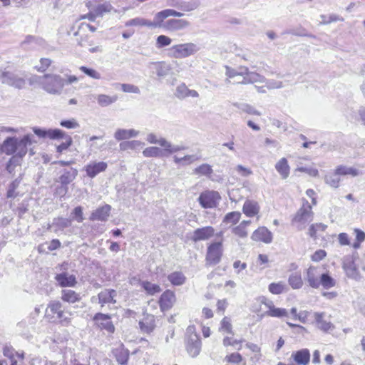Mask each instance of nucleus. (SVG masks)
I'll list each match as a JSON object with an SVG mask.
<instances>
[{
	"mask_svg": "<svg viewBox=\"0 0 365 365\" xmlns=\"http://www.w3.org/2000/svg\"><path fill=\"white\" fill-rule=\"evenodd\" d=\"M33 131L39 138H48L51 140H64V142L56 147V151L59 153L67 150L71 145L73 142L71 137L60 129L56 128L46 130L34 127L33 128Z\"/></svg>",
	"mask_w": 365,
	"mask_h": 365,
	"instance_id": "f257e3e1",
	"label": "nucleus"
},
{
	"mask_svg": "<svg viewBox=\"0 0 365 365\" xmlns=\"http://www.w3.org/2000/svg\"><path fill=\"white\" fill-rule=\"evenodd\" d=\"M184 343L186 352L190 357L196 358L200 354L202 342L199 334L196 332V328L194 325L187 327Z\"/></svg>",
	"mask_w": 365,
	"mask_h": 365,
	"instance_id": "f03ea898",
	"label": "nucleus"
},
{
	"mask_svg": "<svg viewBox=\"0 0 365 365\" xmlns=\"http://www.w3.org/2000/svg\"><path fill=\"white\" fill-rule=\"evenodd\" d=\"M312 207L307 200H303L302 206L298 210L292 220V225L301 231L313 220Z\"/></svg>",
	"mask_w": 365,
	"mask_h": 365,
	"instance_id": "7ed1b4c3",
	"label": "nucleus"
},
{
	"mask_svg": "<svg viewBox=\"0 0 365 365\" xmlns=\"http://www.w3.org/2000/svg\"><path fill=\"white\" fill-rule=\"evenodd\" d=\"M45 316L51 322L58 321L63 325H68L71 323V318L66 316L63 304L58 300H53L48 303Z\"/></svg>",
	"mask_w": 365,
	"mask_h": 365,
	"instance_id": "20e7f679",
	"label": "nucleus"
},
{
	"mask_svg": "<svg viewBox=\"0 0 365 365\" xmlns=\"http://www.w3.org/2000/svg\"><path fill=\"white\" fill-rule=\"evenodd\" d=\"M65 86V80L59 75L50 73L44 75L42 89L52 95H60Z\"/></svg>",
	"mask_w": 365,
	"mask_h": 365,
	"instance_id": "39448f33",
	"label": "nucleus"
},
{
	"mask_svg": "<svg viewBox=\"0 0 365 365\" xmlns=\"http://www.w3.org/2000/svg\"><path fill=\"white\" fill-rule=\"evenodd\" d=\"M200 47L194 43L189 42L173 46L170 48L171 56L175 58H185L195 55Z\"/></svg>",
	"mask_w": 365,
	"mask_h": 365,
	"instance_id": "423d86ee",
	"label": "nucleus"
},
{
	"mask_svg": "<svg viewBox=\"0 0 365 365\" xmlns=\"http://www.w3.org/2000/svg\"><path fill=\"white\" fill-rule=\"evenodd\" d=\"M0 81L2 83L7 84L17 89H21L26 84L25 76L9 71H4L0 76Z\"/></svg>",
	"mask_w": 365,
	"mask_h": 365,
	"instance_id": "0eeeda50",
	"label": "nucleus"
},
{
	"mask_svg": "<svg viewBox=\"0 0 365 365\" xmlns=\"http://www.w3.org/2000/svg\"><path fill=\"white\" fill-rule=\"evenodd\" d=\"M220 198L218 192L207 190L200 195L198 201L200 205L204 208H214L217 206Z\"/></svg>",
	"mask_w": 365,
	"mask_h": 365,
	"instance_id": "6e6552de",
	"label": "nucleus"
},
{
	"mask_svg": "<svg viewBox=\"0 0 365 365\" xmlns=\"http://www.w3.org/2000/svg\"><path fill=\"white\" fill-rule=\"evenodd\" d=\"M222 251V242L211 243L207 247L206 254L207 263L213 265L218 264L221 259Z\"/></svg>",
	"mask_w": 365,
	"mask_h": 365,
	"instance_id": "1a4fd4ad",
	"label": "nucleus"
},
{
	"mask_svg": "<svg viewBox=\"0 0 365 365\" xmlns=\"http://www.w3.org/2000/svg\"><path fill=\"white\" fill-rule=\"evenodd\" d=\"M323 272V269L319 266H310L306 272L304 279L309 286L314 289H318L320 287V278Z\"/></svg>",
	"mask_w": 365,
	"mask_h": 365,
	"instance_id": "9d476101",
	"label": "nucleus"
},
{
	"mask_svg": "<svg viewBox=\"0 0 365 365\" xmlns=\"http://www.w3.org/2000/svg\"><path fill=\"white\" fill-rule=\"evenodd\" d=\"M261 303L267 308V310L263 314V316L277 318L288 317L287 310L284 308L276 307L272 301L269 300L265 297H262Z\"/></svg>",
	"mask_w": 365,
	"mask_h": 365,
	"instance_id": "9b49d317",
	"label": "nucleus"
},
{
	"mask_svg": "<svg viewBox=\"0 0 365 365\" xmlns=\"http://www.w3.org/2000/svg\"><path fill=\"white\" fill-rule=\"evenodd\" d=\"M215 230L211 226H206L201 228H197L192 234L190 240L197 242L198 241L207 240L214 235Z\"/></svg>",
	"mask_w": 365,
	"mask_h": 365,
	"instance_id": "f8f14e48",
	"label": "nucleus"
},
{
	"mask_svg": "<svg viewBox=\"0 0 365 365\" xmlns=\"http://www.w3.org/2000/svg\"><path fill=\"white\" fill-rule=\"evenodd\" d=\"M93 320L96 322L98 327L107 330L110 333H113L115 327L110 321V317L108 314L97 313L93 317Z\"/></svg>",
	"mask_w": 365,
	"mask_h": 365,
	"instance_id": "ddd939ff",
	"label": "nucleus"
},
{
	"mask_svg": "<svg viewBox=\"0 0 365 365\" xmlns=\"http://www.w3.org/2000/svg\"><path fill=\"white\" fill-rule=\"evenodd\" d=\"M78 175V170L73 168H64L60 171V175L57 182L61 185H66L72 182Z\"/></svg>",
	"mask_w": 365,
	"mask_h": 365,
	"instance_id": "4468645a",
	"label": "nucleus"
},
{
	"mask_svg": "<svg viewBox=\"0 0 365 365\" xmlns=\"http://www.w3.org/2000/svg\"><path fill=\"white\" fill-rule=\"evenodd\" d=\"M252 240L269 244L272 241V232L265 227H260L251 236Z\"/></svg>",
	"mask_w": 365,
	"mask_h": 365,
	"instance_id": "2eb2a0df",
	"label": "nucleus"
},
{
	"mask_svg": "<svg viewBox=\"0 0 365 365\" xmlns=\"http://www.w3.org/2000/svg\"><path fill=\"white\" fill-rule=\"evenodd\" d=\"M324 312H314V318L317 327L324 332L334 329V325L329 321L324 320Z\"/></svg>",
	"mask_w": 365,
	"mask_h": 365,
	"instance_id": "dca6fc26",
	"label": "nucleus"
},
{
	"mask_svg": "<svg viewBox=\"0 0 365 365\" xmlns=\"http://www.w3.org/2000/svg\"><path fill=\"white\" fill-rule=\"evenodd\" d=\"M108 165L106 162H91L85 167L87 175L93 178L100 173L106 170Z\"/></svg>",
	"mask_w": 365,
	"mask_h": 365,
	"instance_id": "f3484780",
	"label": "nucleus"
},
{
	"mask_svg": "<svg viewBox=\"0 0 365 365\" xmlns=\"http://www.w3.org/2000/svg\"><path fill=\"white\" fill-rule=\"evenodd\" d=\"M175 302V295L173 292L166 290L160 296L159 304L162 311H167L172 308Z\"/></svg>",
	"mask_w": 365,
	"mask_h": 365,
	"instance_id": "a211bd4d",
	"label": "nucleus"
},
{
	"mask_svg": "<svg viewBox=\"0 0 365 365\" xmlns=\"http://www.w3.org/2000/svg\"><path fill=\"white\" fill-rule=\"evenodd\" d=\"M55 279L62 287H73L77 284V280L73 274H68L67 272L57 274Z\"/></svg>",
	"mask_w": 365,
	"mask_h": 365,
	"instance_id": "6ab92c4d",
	"label": "nucleus"
},
{
	"mask_svg": "<svg viewBox=\"0 0 365 365\" xmlns=\"http://www.w3.org/2000/svg\"><path fill=\"white\" fill-rule=\"evenodd\" d=\"M189 21L185 19H171L163 24V28L169 31H178L187 28Z\"/></svg>",
	"mask_w": 365,
	"mask_h": 365,
	"instance_id": "aec40b11",
	"label": "nucleus"
},
{
	"mask_svg": "<svg viewBox=\"0 0 365 365\" xmlns=\"http://www.w3.org/2000/svg\"><path fill=\"white\" fill-rule=\"evenodd\" d=\"M110 209L111 207L109 205L98 207L91 213L90 220L92 221H106L110 215Z\"/></svg>",
	"mask_w": 365,
	"mask_h": 365,
	"instance_id": "412c9836",
	"label": "nucleus"
},
{
	"mask_svg": "<svg viewBox=\"0 0 365 365\" xmlns=\"http://www.w3.org/2000/svg\"><path fill=\"white\" fill-rule=\"evenodd\" d=\"M266 81V78L256 73V72H252L249 71V68L247 67V71L246 74L244 76V78H242V81H237L238 83L242 84H249V83H264Z\"/></svg>",
	"mask_w": 365,
	"mask_h": 365,
	"instance_id": "4be33fe9",
	"label": "nucleus"
},
{
	"mask_svg": "<svg viewBox=\"0 0 365 365\" xmlns=\"http://www.w3.org/2000/svg\"><path fill=\"white\" fill-rule=\"evenodd\" d=\"M32 143L31 135H24L21 140L16 138V153L20 156H24L27 153V146Z\"/></svg>",
	"mask_w": 365,
	"mask_h": 365,
	"instance_id": "5701e85b",
	"label": "nucleus"
},
{
	"mask_svg": "<svg viewBox=\"0 0 365 365\" xmlns=\"http://www.w3.org/2000/svg\"><path fill=\"white\" fill-rule=\"evenodd\" d=\"M0 152L5 153L7 155H11L16 152V138L8 137L3 143L0 145Z\"/></svg>",
	"mask_w": 365,
	"mask_h": 365,
	"instance_id": "b1692460",
	"label": "nucleus"
},
{
	"mask_svg": "<svg viewBox=\"0 0 365 365\" xmlns=\"http://www.w3.org/2000/svg\"><path fill=\"white\" fill-rule=\"evenodd\" d=\"M71 225V220L63 217H56L53 220L52 224L48 225V229L53 228V232L63 230Z\"/></svg>",
	"mask_w": 365,
	"mask_h": 365,
	"instance_id": "393cba45",
	"label": "nucleus"
},
{
	"mask_svg": "<svg viewBox=\"0 0 365 365\" xmlns=\"http://www.w3.org/2000/svg\"><path fill=\"white\" fill-rule=\"evenodd\" d=\"M116 296V292L114 289H105L101 292L98 295V302L103 306L105 304L115 303L114 297Z\"/></svg>",
	"mask_w": 365,
	"mask_h": 365,
	"instance_id": "a878e982",
	"label": "nucleus"
},
{
	"mask_svg": "<svg viewBox=\"0 0 365 365\" xmlns=\"http://www.w3.org/2000/svg\"><path fill=\"white\" fill-rule=\"evenodd\" d=\"M139 131L135 129H117L114 133V138L120 141L127 140L131 138H135L138 135Z\"/></svg>",
	"mask_w": 365,
	"mask_h": 365,
	"instance_id": "bb28decb",
	"label": "nucleus"
},
{
	"mask_svg": "<svg viewBox=\"0 0 365 365\" xmlns=\"http://www.w3.org/2000/svg\"><path fill=\"white\" fill-rule=\"evenodd\" d=\"M242 211L247 217H254L259 211V206L256 201L247 200L243 205Z\"/></svg>",
	"mask_w": 365,
	"mask_h": 365,
	"instance_id": "cd10ccee",
	"label": "nucleus"
},
{
	"mask_svg": "<svg viewBox=\"0 0 365 365\" xmlns=\"http://www.w3.org/2000/svg\"><path fill=\"white\" fill-rule=\"evenodd\" d=\"M294 360L299 364L307 365L310 360V353L307 349H302L292 354Z\"/></svg>",
	"mask_w": 365,
	"mask_h": 365,
	"instance_id": "c85d7f7f",
	"label": "nucleus"
},
{
	"mask_svg": "<svg viewBox=\"0 0 365 365\" xmlns=\"http://www.w3.org/2000/svg\"><path fill=\"white\" fill-rule=\"evenodd\" d=\"M125 25L126 26H148L150 28H157L155 19L153 21H148L143 18H134L126 21Z\"/></svg>",
	"mask_w": 365,
	"mask_h": 365,
	"instance_id": "c756f323",
	"label": "nucleus"
},
{
	"mask_svg": "<svg viewBox=\"0 0 365 365\" xmlns=\"http://www.w3.org/2000/svg\"><path fill=\"white\" fill-rule=\"evenodd\" d=\"M343 269H344L348 277L352 278L354 279H358L359 278V274L354 261H344Z\"/></svg>",
	"mask_w": 365,
	"mask_h": 365,
	"instance_id": "7c9ffc66",
	"label": "nucleus"
},
{
	"mask_svg": "<svg viewBox=\"0 0 365 365\" xmlns=\"http://www.w3.org/2000/svg\"><path fill=\"white\" fill-rule=\"evenodd\" d=\"M175 10L171 9H167L155 14L154 19L157 28H161L164 20L169 16H175Z\"/></svg>",
	"mask_w": 365,
	"mask_h": 365,
	"instance_id": "2f4dec72",
	"label": "nucleus"
},
{
	"mask_svg": "<svg viewBox=\"0 0 365 365\" xmlns=\"http://www.w3.org/2000/svg\"><path fill=\"white\" fill-rule=\"evenodd\" d=\"M61 299L69 304H73L75 302H79L81 299V297L80 294L76 292L71 289H63L61 291Z\"/></svg>",
	"mask_w": 365,
	"mask_h": 365,
	"instance_id": "473e14b6",
	"label": "nucleus"
},
{
	"mask_svg": "<svg viewBox=\"0 0 365 365\" xmlns=\"http://www.w3.org/2000/svg\"><path fill=\"white\" fill-rule=\"evenodd\" d=\"M225 75L227 76L226 81L230 83V78H233L237 76H241L244 78L245 74H246L247 67L240 66L237 69L232 68L230 66H225Z\"/></svg>",
	"mask_w": 365,
	"mask_h": 365,
	"instance_id": "72a5a7b5",
	"label": "nucleus"
},
{
	"mask_svg": "<svg viewBox=\"0 0 365 365\" xmlns=\"http://www.w3.org/2000/svg\"><path fill=\"white\" fill-rule=\"evenodd\" d=\"M138 283L149 295H154L161 292L160 287L157 284H153L148 281L141 280H138Z\"/></svg>",
	"mask_w": 365,
	"mask_h": 365,
	"instance_id": "f704fd0d",
	"label": "nucleus"
},
{
	"mask_svg": "<svg viewBox=\"0 0 365 365\" xmlns=\"http://www.w3.org/2000/svg\"><path fill=\"white\" fill-rule=\"evenodd\" d=\"M139 326L141 331L148 334L152 332L155 327L154 317L147 316L139 322Z\"/></svg>",
	"mask_w": 365,
	"mask_h": 365,
	"instance_id": "c9c22d12",
	"label": "nucleus"
},
{
	"mask_svg": "<svg viewBox=\"0 0 365 365\" xmlns=\"http://www.w3.org/2000/svg\"><path fill=\"white\" fill-rule=\"evenodd\" d=\"M275 169L279 173L282 178L286 179L289 175V166L285 158H281L275 165Z\"/></svg>",
	"mask_w": 365,
	"mask_h": 365,
	"instance_id": "e433bc0d",
	"label": "nucleus"
},
{
	"mask_svg": "<svg viewBox=\"0 0 365 365\" xmlns=\"http://www.w3.org/2000/svg\"><path fill=\"white\" fill-rule=\"evenodd\" d=\"M96 99L100 106L106 107L116 102L118 96L116 95L108 96L106 94H99L96 96Z\"/></svg>",
	"mask_w": 365,
	"mask_h": 365,
	"instance_id": "4c0bfd02",
	"label": "nucleus"
},
{
	"mask_svg": "<svg viewBox=\"0 0 365 365\" xmlns=\"http://www.w3.org/2000/svg\"><path fill=\"white\" fill-rule=\"evenodd\" d=\"M168 279L173 286H181L185 284L186 277L182 272H173L168 276Z\"/></svg>",
	"mask_w": 365,
	"mask_h": 365,
	"instance_id": "58836bf2",
	"label": "nucleus"
},
{
	"mask_svg": "<svg viewBox=\"0 0 365 365\" xmlns=\"http://www.w3.org/2000/svg\"><path fill=\"white\" fill-rule=\"evenodd\" d=\"M319 283L324 289H329L336 285V280L328 272H322Z\"/></svg>",
	"mask_w": 365,
	"mask_h": 365,
	"instance_id": "ea45409f",
	"label": "nucleus"
},
{
	"mask_svg": "<svg viewBox=\"0 0 365 365\" xmlns=\"http://www.w3.org/2000/svg\"><path fill=\"white\" fill-rule=\"evenodd\" d=\"M160 145L164 148V151L169 155L185 149L184 146L172 145L165 138L160 141Z\"/></svg>",
	"mask_w": 365,
	"mask_h": 365,
	"instance_id": "a19ab883",
	"label": "nucleus"
},
{
	"mask_svg": "<svg viewBox=\"0 0 365 365\" xmlns=\"http://www.w3.org/2000/svg\"><path fill=\"white\" fill-rule=\"evenodd\" d=\"M113 354L115 356L117 361L122 365H125L127 364L129 354L128 350H125L123 348L115 349L113 351Z\"/></svg>",
	"mask_w": 365,
	"mask_h": 365,
	"instance_id": "79ce46f5",
	"label": "nucleus"
},
{
	"mask_svg": "<svg viewBox=\"0 0 365 365\" xmlns=\"http://www.w3.org/2000/svg\"><path fill=\"white\" fill-rule=\"evenodd\" d=\"M200 4V0L181 1L179 9L183 11H191L196 9Z\"/></svg>",
	"mask_w": 365,
	"mask_h": 365,
	"instance_id": "37998d69",
	"label": "nucleus"
},
{
	"mask_svg": "<svg viewBox=\"0 0 365 365\" xmlns=\"http://www.w3.org/2000/svg\"><path fill=\"white\" fill-rule=\"evenodd\" d=\"M143 145L139 140H130V141H123L120 143L119 147L120 150H135L139 148Z\"/></svg>",
	"mask_w": 365,
	"mask_h": 365,
	"instance_id": "c03bdc74",
	"label": "nucleus"
},
{
	"mask_svg": "<svg viewBox=\"0 0 365 365\" xmlns=\"http://www.w3.org/2000/svg\"><path fill=\"white\" fill-rule=\"evenodd\" d=\"M336 173H339L340 175H350L352 176H357L360 175L361 173L356 168H352V167H346L340 165L336 169Z\"/></svg>",
	"mask_w": 365,
	"mask_h": 365,
	"instance_id": "a18cd8bd",
	"label": "nucleus"
},
{
	"mask_svg": "<svg viewBox=\"0 0 365 365\" xmlns=\"http://www.w3.org/2000/svg\"><path fill=\"white\" fill-rule=\"evenodd\" d=\"M241 217V213L240 212L233 211L227 213L223 219L222 222L225 224L235 225L239 222Z\"/></svg>",
	"mask_w": 365,
	"mask_h": 365,
	"instance_id": "49530a36",
	"label": "nucleus"
},
{
	"mask_svg": "<svg viewBox=\"0 0 365 365\" xmlns=\"http://www.w3.org/2000/svg\"><path fill=\"white\" fill-rule=\"evenodd\" d=\"M288 282L293 289H299L303 284L301 274L299 273L292 274L289 277Z\"/></svg>",
	"mask_w": 365,
	"mask_h": 365,
	"instance_id": "de8ad7c7",
	"label": "nucleus"
},
{
	"mask_svg": "<svg viewBox=\"0 0 365 365\" xmlns=\"http://www.w3.org/2000/svg\"><path fill=\"white\" fill-rule=\"evenodd\" d=\"M339 175H340L336 173V170H335L334 173L329 174L325 176L326 183L334 188L338 187L340 182Z\"/></svg>",
	"mask_w": 365,
	"mask_h": 365,
	"instance_id": "09e8293b",
	"label": "nucleus"
},
{
	"mask_svg": "<svg viewBox=\"0 0 365 365\" xmlns=\"http://www.w3.org/2000/svg\"><path fill=\"white\" fill-rule=\"evenodd\" d=\"M213 172L212 167L207 163H204L197 167L194 170V174L208 176Z\"/></svg>",
	"mask_w": 365,
	"mask_h": 365,
	"instance_id": "8fccbe9b",
	"label": "nucleus"
},
{
	"mask_svg": "<svg viewBox=\"0 0 365 365\" xmlns=\"http://www.w3.org/2000/svg\"><path fill=\"white\" fill-rule=\"evenodd\" d=\"M320 18L322 19L320 24H329L331 22L344 21V18L335 14H331L329 16L324 14H322L320 15Z\"/></svg>",
	"mask_w": 365,
	"mask_h": 365,
	"instance_id": "3c124183",
	"label": "nucleus"
},
{
	"mask_svg": "<svg viewBox=\"0 0 365 365\" xmlns=\"http://www.w3.org/2000/svg\"><path fill=\"white\" fill-rule=\"evenodd\" d=\"M143 154L145 157H160L163 155V151L158 147H148L145 148Z\"/></svg>",
	"mask_w": 365,
	"mask_h": 365,
	"instance_id": "603ef678",
	"label": "nucleus"
},
{
	"mask_svg": "<svg viewBox=\"0 0 365 365\" xmlns=\"http://www.w3.org/2000/svg\"><path fill=\"white\" fill-rule=\"evenodd\" d=\"M327 228V225L322 223H314L311 225L309 228L308 235L312 238H316V235L318 231H324Z\"/></svg>",
	"mask_w": 365,
	"mask_h": 365,
	"instance_id": "864d4df0",
	"label": "nucleus"
},
{
	"mask_svg": "<svg viewBox=\"0 0 365 365\" xmlns=\"http://www.w3.org/2000/svg\"><path fill=\"white\" fill-rule=\"evenodd\" d=\"M51 63V59L48 58H41L39 61V64L35 66V69L38 72L43 73L48 68Z\"/></svg>",
	"mask_w": 365,
	"mask_h": 365,
	"instance_id": "5fc2aeb1",
	"label": "nucleus"
},
{
	"mask_svg": "<svg viewBox=\"0 0 365 365\" xmlns=\"http://www.w3.org/2000/svg\"><path fill=\"white\" fill-rule=\"evenodd\" d=\"M79 69L82 72H83L86 75H87L88 76H89L93 79L98 80V79L101 78V73L93 68H88L86 66H82L79 68Z\"/></svg>",
	"mask_w": 365,
	"mask_h": 365,
	"instance_id": "6e6d98bb",
	"label": "nucleus"
},
{
	"mask_svg": "<svg viewBox=\"0 0 365 365\" xmlns=\"http://www.w3.org/2000/svg\"><path fill=\"white\" fill-rule=\"evenodd\" d=\"M220 331L233 334L232 326L228 317H225L222 319Z\"/></svg>",
	"mask_w": 365,
	"mask_h": 365,
	"instance_id": "4d7b16f0",
	"label": "nucleus"
},
{
	"mask_svg": "<svg viewBox=\"0 0 365 365\" xmlns=\"http://www.w3.org/2000/svg\"><path fill=\"white\" fill-rule=\"evenodd\" d=\"M172 42V39L165 35H160L156 39V47L158 48L169 46Z\"/></svg>",
	"mask_w": 365,
	"mask_h": 365,
	"instance_id": "13d9d810",
	"label": "nucleus"
},
{
	"mask_svg": "<svg viewBox=\"0 0 365 365\" xmlns=\"http://www.w3.org/2000/svg\"><path fill=\"white\" fill-rule=\"evenodd\" d=\"M2 352L4 356L9 358L11 360V361L16 360L14 359L16 351L11 345H4L3 347Z\"/></svg>",
	"mask_w": 365,
	"mask_h": 365,
	"instance_id": "bf43d9fd",
	"label": "nucleus"
},
{
	"mask_svg": "<svg viewBox=\"0 0 365 365\" xmlns=\"http://www.w3.org/2000/svg\"><path fill=\"white\" fill-rule=\"evenodd\" d=\"M189 88L185 83H182L177 87L176 96L179 98H184L187 97Z\"/></svg>",
	"mask_w": 365,
	"mask_h": 365,
	"instance_id": "052dcab7",
	"label": "nucleus"
},
{
	"mask_svg": "<svg viewBox=\"0 0 365 365\" xmlns=\"http://www.w3.org/2000/svg\"><path fill=\"white\" fill-rule=\"evenodd\" d=\"M112 9V6L110 4H104L98 5L96 9L95 12L97 16H103L105 13L110 12Z\"/></svg>",
	"mask_w": 365,
	"mask_h": 365,
	"instance_id": "680f3d73",
	"label": "nucleus"
},
{
	"mask_svg": "<svg viewBox=\"0 0 365 365\" xmlns=\"http://www.w3.org/2000/svg\"><path fill=\"white\" fill-rule=\"evenodd\" d=\"M225 360L229 363L240 364L242 361V356L239 353H232L226 356Z\"/></svg>",
	"mask_w": 365,
	"mask_h": 365,
	"instance_id": "e2e57ef3",
	"label": "nucleus"
},
{
	"mask_svg": "<svg viewBox=\"0 0 365 365\" xmlns=\"http://www.w3.org/2000/svg\"><path fill=\"white\" fill-rule=\"evenodd\" d=\"M60 125L68 129H73L79 127L78 123L74 118L61 120Z\"/></svg>",
	"mask_w": 365,
	"mask_h": 365,
	"instance_id": "0e129e2a",
	"label": "nucleus"
},
{
	"mask_svg": "<svg viewBox=\"0 0 365 365\" xmlns=\"http://www.w3.org/2000/svg\"><path fill=\"white\" fill-rule=\"evenodd\" d=\"M284 290V285L282 283H271L269 285V291L274 294H281Z\"/></svg>",
	"mask_w": 365,
	"mask_h": 365,
	"instance_id": "69168bd1",
	"label": "nucleus"
},
{
	"mask_svg": "<svg viewBox=\"0 0 365 365\" xmlns=\"http://www.w3.org/2000/svg\"><path fill=\"white\" fill-rule=\"evenodd\" d=\"M121 88L125 93H140L139 88L133 84L123 83L121 84Z\"/></svg>",
	"mask_w": 365,
	"mask_h": 365,
	"instance_id": "338daca9",
	"label": "nucleus"
},
{
	"mask_svg": "<svg viewBox=\"0 0 365 365\" xmlns=\"http://www.w3.org/2000/svg\"><path fill=\"white\" fill-rule=\"evenodd\" d=\"M240 108L243 111L250 115H260L261 113L257 110L254 107L249 104H242Z\"/></svg>",
	"mask_w": 365,
	"mask_h": 365,
	"instance_id": "774afa93",
	"label": "nucleus"
}]
</instances>
